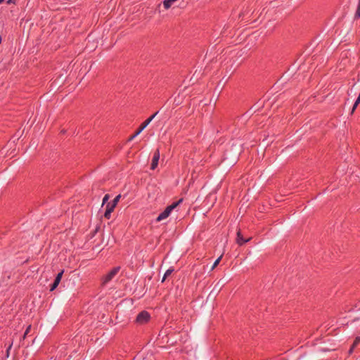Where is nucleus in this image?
<instances>
[{
    "mask_svg": "<svg viewBox=\"0 0 360 360\" xmlns=\"http://www.w3.org/2000/svg\"><path fill=\"white\" fill-rule=\"evenodd\" d=\"M259 109V107L257 106V104L253 105L249 110L251 112H255Z\"/></svg>",
    "mask_w": 360,
    "mask_h": 360,
    "instance_id": "5701e85b",
    "label": "nucleus"
},
{
    "mask_svg": "<svg viewBox=\"0 0 360 360\" xmlns=\"http://www.w3.org/2000/svg\"><path fill=\"white\" fill-rule=\"evenodd\" d=\"M183 202V198H180L176 201L173 202L171 205H169L173 210L176 208L181 202Z\"/></svg>",
    "mask_w": 360,
    "mask_h": 360,
    "instance_id": "2eb2a0df",
    "label": "nucleus"
},
{
    "mask_svg": "<svg viewBox=\"0 0 360 360\" xmlns=\"http://www.w3.org/2000/svg\"><path fill=\"white\" fill-rule=\"evenodd\" d=\"M355 348H356V347H354V346L353 347V345H351V347L348 351L349 354H352Z\"/></svg>",
    "mask_w": 360,
    "mask_h": 360,
    "instance_id": "393cba45",
    "label": "nucleus"
},
{
    "mask_svg": "<svg viewBox=\"0 0 360 360\" xmlns=\"http://www.w3.org/2000/svg\"><path fill=\"white\" fill-rule=\"evenodd\" d=\"M359 103H360V92H359V94L356 101L354 102V103L353 105V107H352V111H351V114L354 113V112L355 111L356 108H357V106Z\"/></svg>",
    "mask_w": 360,
    "mask_h": 360,
    "instance_id": "ddd939ff",
    "label": "nucleus"
},
{
    "mask_svg": "<svg viewBox=\"0 0 360 360\" xmlns=\"http://www.w3.org/2000/svg\"><path fill=\"white\" fill-rule=\"evenodd\" d=\"M273 141H270L268 139V136L265 137L264 139H263L262 141V147H267L269 146V145Z\"/></svg>",
    "mask_w": 360,
    "mask_h": 360,
    "instance_id": "4468645a",
    "label": "nucleus"
},
{
    "mask_svg": "<svg viewBox=\"0 0 360 360\" xmlns=\"http://www.w3.org/2000/svg\"><path fill=\"white\" fill-rule=\"evenodd\" d=\"M165 210H167L168 212H169L170 214L174 210L173 208L170 205L167 206Z\"/></svg>",
    "mask_w": 360,
    "mask_h": 360,
    "instance_id": "a878e982",
    "label": "nucleus"
},
{
    "mask_svg": "<svg viewBox=\"0 0 360 360\" xmlns=\"http://www.w3.org/2000/svg\"><path fill=\"white\" fill-rule=\"evenodd\" d=\"M63 273H64V269H62L60 272H58L53 282L50 285V291L52 292L58 288L59 283L61 281Z\"/></svg>",
    "mask_w": 360,
    "mask_h": 360,
    "instance_id": "39448f33",
    "label": "nucleus"
},
{
    "mask_svg": "<svg viewBox=\"0 0 360 360\" xmlns=\"http://www.w3.org/2000/svg\"><path fill=\"white\" fill-rule=\"evenodd\" d=\"M109 198H110V195L105 194L103 198L102 205H103L104 204L108 203Z\"/></svg>",
    "mask_w": 360,
    "mask_h": 360,
    "instance_id": "412c9836",
    "label": "nucleus"
},
{
    "mask_svg": "<svg viewBox=\"0 0 360 360\" xmlns=\"http://www.w3.org/2000/svg\"><path fill=\"white\" fill-rule=\"evenodd\" d=\"M241 153L240 145L238 143H232L228 146L224 151L221 164L224 167H230L233 166L238 162Z\"/></svg>",
    "mask_w": 360,
    "mask_h": 360,
    "instance_id": "f257e3e1",
    "label": "nucleus"
},
{
    "mask_svg": "<svg viewBox=\"0 0 360 360\" xmlns=\"http://www.w3.org/2000/svg\"><path fill=\"white\" fill-rule=\"evenodd\" d=\"M120 266L113 267L106 275L103 278V284L110 282L120 271Z\"/></svg>",
    "mask_w": 360,
    "mask_h": 360,
    "instance_id": "20e7f679",
    "label": "nucleus"
},
{
    "mask_svg": "<svg viewBox=\"0 0 360 360\" xmlns=\"http://www.w3.org/2000/svg\"><path fill=\"white\" fill-rule=\"evenodd\" d=\"M158 112V111L155 112L148 118H147L144 122H143L136 129L135 132L128 138L127 141H131L135 137H136L150 123V122L155 118Z\"/></svg>",
    "mask_w": 360,
    "mask_h": 360,
    "instance_id": "f03ea898",
    "label": "nucleus"
},
{
    "mask_svg": "<svg viewBox=\"0 0 360 360\" xmlns=\"http://www.w3.org/2000/svg\"><path fill=\"white\" fill-rule=\"evenodd\" d=\"M30 329H31V325L28 326L27 328H26V330H25V331L24 333V335L22 336L23 339H25L26 335L30 333Z\"/></svg>",
    "mask_w": 360,
    "mask_h": 360,
    "instance_id": "b1692460",
    "label": "nucleus"
},
{
    "mask_svg": "<svg viewBox=\"0 0 360 360\" xmlns=\"http://www.w3.org/2000/svg\"><path fill=\"white\" fill-rule=\"evenodd\" d=\"M41 342V339L40 338H34L32 340V346H34V349H37L40 346Z\"/></svg>",
    "mask_w": 360,
    "mask_h": 360,
    "instance_id": "9b49d317",
    "label": "nucleus"
},
{
    "mask_svg": "<svg viewBox=\"0 0 360 360\" xmlns=\"http://www.w3.org/2000/svg\"><path fill=\"white\" fill-rule=\"evenodd\" d=\"M61 133L64 134V133H65V130H62Z\"/></svg>",
    "mask_w": 360,
    "mask_h": 360,
    "instance_id": "2f4dec72",
    "label": "nucleus"
},
{
    "mask_svg": "<svg viewBox=\"0 0 360 360\" xmlns=\"http://www.w3.org/2000/svg\"><path fill=\"white\" fill-rule=\"evenodd\" d=\"M174 271V268L173 266H171L169 269H168L165 271V274H164V276H163V277H162V278L161 282H162V283H164V282L166 281V279H167V278H168V277H169V276H170V275H171Z\"/></svg>",
    "mask_w": 360,
    "mask_h": 360,
    "instance_id": "9d476101",
    "label": "nucleus"
},
{
    "mask_svg": "<svg viewBox=\"0 0 360 360\" xmlns=\"http://www.w3.org/2000/svg\"><path fill=\"white\" fill-rule=\"evenodd\" d=\"M113 211H112V210H110V208H108L106 207V209H105V212H104V217L107 219H109L111 217V213Z\"/></svg>",
    "mask_w": 360,
    "mask_h": 360,
    "instance_id": "dca6fc26",
    "label": "nucleus"
},
{
    "mask_svg": "<svg viewBox=\"0 0 360 360\" xmlns=\"http://www.w3.org/2000/svg\"><path fill=\"white\" fill-rule=\"evenodd\" d=\"M176 0H164L163 6L165 9H168L171 7L172 4Z\"/></svg>",
    "mask_w": 360,
    "mask_h": 360,
    "instance_id": "f8f14e48",
    "label": "nucleus"
},
{
    "mask_svg": "<svg viewBox=\"0 0 360 360\" xmlns=\"http://www.w3.org/2000/svg\"><path fill=\"white\" fill-rule=\"evenodd\" d=\"M160 159V150L157 148L154 152L152 162L150 164V169L154 170L158 167V162Z\"/></svg>",
    "mask_w": 360,
    "mask_h": 360,
    "instance_id": "423d86ee",
    "label": "nucleus"
},
{
    "mask_svg": "<svg viewBox=\"0 0 360 360\" xmlns=\"http://www.w3.org/2000/svg\"><path fill=\"white\" fill-rule=\"evenodd\" d=\"M100 229V226L98 225L96 229H94V231H92L91 233H90V237L91 238H93L95 236V235L97 233V232L99 231Z\"/></svg>",
    "mask_w": 360,
    "mask_h": 360,
    "instance_id": "aec40b11",
    "label": "nucleus"
},
{
    "mask_svg": "<svg viewBox=\"0 0 360 360\" xmlns=\"http://www.w3.org/2000/svg\"><path fill=\"white\" fill-rule=\"evenodd\" d=\"M357 320H359V318H355V319L353 320V321H357Z\"/></svg>",
    "mask_w": 360,
    "mask_h": 360,
    "instance_id": "c85d7f7f",
    "label": "nucleus"
},
{
    "mask_svg": "<svg viewBox=\"0 0 360 360\" xmlns=\"http://www.w3.org/2000/svg\"><path fill=\"white\" fill-rule=\"evenodd\" d=\"M1 41H2V37H1V36L0 35V44L1 43Z\"/></svg>",
    "mask_w": 360,
    "mask_h": 360,
    "instance_id": "c756f323",
    "label": "nucleus"
},
{
    "mask_svg": "<svg viewBox=\"0 0 360 360\" xmlns=\"http://www.w3.org/2000/svg\"><path fill=\"white\" fill-rule=\"evenodd\" d=\"M94 249H96V250H100V251L101 250L100 249L99 245H96L94 248Z\"/></svg>",
    "mask_w": 360,
    "mask_h": 360,
    "instance_id": "cd10ccee",
    "label": "nucleus"
},
{
    "mask_svg": "<svg viewBox=\"0 0 360 360\" xmlns=\"http://www.w3.org/2000/svg\"><path fill=\"white\" fill-rule=\"evenodd\" d=\"M7 4H15V0H7L6 1Z\"/></svg>",
    "mask_w": 360,
    "mask_h": 360,
    "instance_id": "bb28decb",
    "label": "nucleus"
},
{
    "mask_svg": "<svg viewBox=\"0 0 360 360\" xmlns=\"http://www.w3.org/2000/svg\"><path fill=\"white\" fill-rule=\"evenodd\" d=\"M359 343H360V336H356L352 345H353V347L354 346L356 347Z\"/></svg>",
    "mask_w": 360,
    "mask_h": 360,
    "instance_id": "6ab92c4d",
    "label": "nucleus"
},
{
    "mask_svg": "<svg viewBox=\"0 0 360 360\" xmlns=\"http://www.w3.org/2000/svg\"><path fill=\"white\" fill-rule=\"evenodd\" d=\"M170 215V213L168 212L167 210L165 209L163 212H162L156 219V221H160L166 218H167Z\"/></svg>",
    "mask_w": 360,
    "mask_h": 360,
    "instance_id": "1a4fd4ad",
    "label": "nucleus"
},
{
    "mask_svg": "<svg viewBox=\"0 0 360 360\" xmlns=\"http://www.w3.org/2000/svg\"><path fill=\"white\" fill-rule=\"evenodd\" d=\"M12 345H13V343H11V344L9 345V346L7 347L6 350V354H5V356H6V358H8V356H9V355H10V350H11V347H12Z\"/></svg>",
    "mask_w": 360,
    "mask_h": 360,
    "instance_id": "4be33fe9",
    "label": "nucleus"
},
{
    "mask_svg": "<svg viewBox=\"0 0 360 360\" xmlns=\"http://www.w3.org/2000/svg\"><path fill=\"white\" fill-rule=\"evenodd\" d=\"M120 198L121 195H117L111 202L107 203L106 207L108 208H110V210H112V211H114L115 208L116 207L117 203L120 201Z\"/></svg>",
    "mask_w": 360,
    "mask_h": 360,
    "instance_id": "6e6552de",
    "label": "nucleus"
},
{
    "mask_svg": "<svg viewBox=\"0 0 360 360\" xmlns=\"http://www.w3.org/2000/svg\"><path fill=\"white\" fill-rule=\"evenodd\" d=\"M5 0H0V4L3 3Z\"/></svg>",
    "mask_w": 360,
    "mask_h": 360,
    "instance_id": "7c9ffc66",
    "label": "nucleus"
},
{
    "mask_svg": "<svg viewBox=\"0 0 360 360\" xmlns=\"http://www.w3.org/2000/svg\"><path fill=\"white\" fill-rule=\"evenodd\" d=\"M354 18L355 19L360 18V0H359V2H358L356 11V13L354 14Z\"/></svg>",
    "mask_w": 360,
    "mask_h": 360,
    "instance_id": "f3484780",
    "label": "nucleus"
},
{
    "mask_svg": "<svg viewBox=\"0 0 360 360\" xmlns=\"http://www.w3.org/2000/svg\"><path fill=\"white\" fill-rule=\"evenodd\" d=\"M221 257H222V255L219 256L216 260L215 262H214L212 268H211V270H213L214 268H216L218 264H219L221 259Z\"/></svg>",
    "mask_w": 360,
    "mask_h": 360,
    "instance_id": "a211bd4d",
    "label": "nucleus"
},
{
    "mask_svg": "<svg viewBox=\"0 0 360 360\" xmlns=\"http://www.w3.org/2000/svg\"><path fill=\"white\" fill-rule=\"evenodd\" d=\"M252 239L251 237L248 238H245L241 233V231L240 229H239L238 231H237V233H236V243L238 245L241 246L244 244H245L247 242L250 241V240Z\"/></svg>",
    "mask_w": 360,
    "mask_h": 360,
    "instance_id": "0eeeda50",
    "label": "nucleus"
},
{
    "mask_svg": "<svg viewBox=\"0 0 360 360\" xmlns=\"http://www.w3.org/2000/svg\"><path fill=\"white\" fill-rule=\"evenodd\" d=\"M150 314L146 310H143L138 314L135 319V322L139 325H143L149 322Z\"/></svg>",
    "mask_w": 360,
    "mask_h": 360,
    "instance_id": "7ed1b4c3",
    "label": "nucleus"
}]
</instances>
